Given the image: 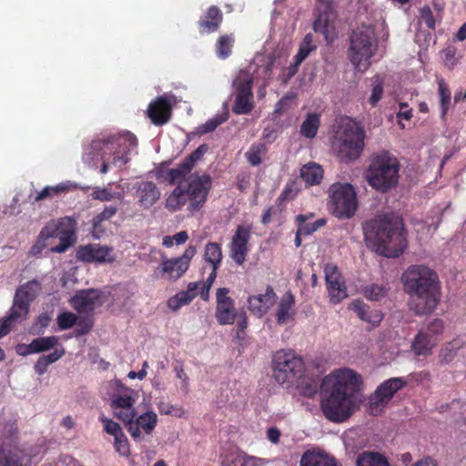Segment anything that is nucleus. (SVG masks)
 I'll use <instances>...</instances> for the list:
<instances>
[{
    "label": "nucleus",
    "mask_w": 466,
    "mask_h": 466,
    "mask_svg": "<svg viewBox=\"0 0 466 466\" xmlns=\"http://www.w3.org/2000/svg\"><path fill=\"white\" fill-rule=\"evenodd\" d=\"M192 169L193 168L185 160H183L176 168L167 170L169 183L172 185L180 183Z\"/></svg>",
    "instance_id": "8fccbe9b"
},
{
    "label": "nucleus",
    "mask_w": 466,
    "mask_h": 466,
    "mask_svg": "<svg viewBox=\"0 0 466 466\" xmlns=\"http://www.w3.org/2000/svg\"><path fill=\"white\" fill-rule=\"evenodd\" d=\"M196 254V247L190 245L181 256L173 258H163L158 268L160 277L169 281L177 280L188 269L190 261Z\"/></svg>",
    "instance_id": "f8f14e48"
},
{
    "label": "nucleus",
    "mask_w": 466,
    "mask_h": 466,
    "mask_svg": "<svg viewBox=\"0 0 466 466\" xmlns=\"http://www.w3.org/2000/svg\"><path fill=\"white\" fill-rule=\"evenodd\" d=\"M91 198L95 200H99L102 202L111 201L114 198V193L110 188H101L96 187L91 193Z\"/></svg>",
    "instance_id": "69168bd1"
},
{
    "label": "nucleus",
    "mask_w": 466,
    "mask_h": 466,
    "mask_svg": "<svg viewBox=\"0 0 466 466\" xmlns=\"http://www.w3.org/2000/svg\"><path fill=\"white\" fill-rule=\"evenodd\" d=\"M24 455L20 451H0V466H25Z\"/></svg>",
    "instance_id": "49530a36"
},
{
    "label": "nucleus",
    "mask_w": 466,
    "mask_h": 466,
    "mask_svg": "<svg viewBox=\"0 0 466 466\" xmlns=\"http://www.w3.org/2000/svg\"><path fill=\"white\" fill-rule=\"evenodd\" d=\"M204 259L210 263L214 269H218L222 261L220 245L215 242H208L205 247Z\"/></svg>",
    "instance_id": "a19ab883"
},
{
    "label": "nucleus",
    "mask_w": 466,
    "mask_h": 466,
    "mask_svg": "<svg viewBox=\"0 0 466 466\" xmlns=\"http://www.w3.org/2000/svg\"><path fill=\"white\" fill-rule=\"evenodd\" d=\"M253 76L246 71L240 70L233 82L236 88V99L232 111L236 115H246L252 111L253 104Z\"/></svg>",
    "instance_id": "9b49d317"
},
{
    "label": "nucleus",
    "mask_w": 466,
    "mask_h": 466,
    "mask_svg": "<svg viewBox=\"0 0 466 466\" xmlns=\"http://www.w3.org/2000/svg\"><path fill=\"white\" fill-rule=\"evenodd\" d=\"M300 177L308 186L318 185L323 177V169L316 163H309L301 167Z\"/></svg>",
    "instance_id": "72a5a7b5"
},
{
    "label": "nucleus",
    "mask_w": 466,
    "mask_h": 466,
    "mask_svg": "<svg viewBox=\"0 0 466 466\" xmlns=\"http://www.w3.org/2000/svg\"><path fill=\"white\" fill-rule=\"evenodd\" d=\"M76 258L87 263H112L115 261L113 248L100 244L80 246L76 251Z\"/></svg>",
    "instance_id": "a211bd4d"
},
{
    "label": "nucleus",
    "mask_w": 466,
    "mask_h": 466,
    "mask_svg": "<svg viewBox=\"0 0 466 466\" xmlns=\"http://www.w3.org/2000/svg\"><path fill=\"white\" fill-rule=\"evenodd\" d=\"M29 307L30 305L26 302H24L23 300L14 297V301L12 308L10 309L9 315L2 320L10 328H12L15 323L21 322L26 319L29 312Z\"/></svg>",
    "instance_id": "7c9ffc66"
},
{
    "label": "nucleus",
    "mask_w": 466,
    "mask_h": 466,
    "mask_svg": "<svg viewBox=\"0 0 466 466\" xmlns=\"http://www.w3.org/2000/svg\"><path fill=\"white\" fill-rule=\"evenodd\" d=\"M208 150L207 144L200 145L184 160L193 168L197 161H198Z\"/></svg>",
    "instance_id": "338daca9"
},
{
    "label": "nucleus",
    "mask_w": 466,
    "mask_h": 466,
    "mask_svg": "<svg viewBox=\"0 0 466 466\" xmlns=\"http://www.w3.org/2000/svg\"><path fill=\"white\" fill-rule=\"evenodd\" d=\"M438 93L440 96L441 118H444L445 116L447 115L449 105L451 102V91L448 86L443 81H441L439 83Z\"/></svg>",
    "instance_id": "6e6d98bb"
},
{
    "label": "nucleus",
    "mask_w": 466,
    "mask_h": 466,
    "mask_svg": "<svg viewBox=\"0 0 466 466\" xmlns=\"http://www.w3.org/2000/svg\"><path fill=\"white\" fill-rule=\"evenodd\" d=\"M377 47L378 40L372 26L363 25L353 30L350 36L348 56L355 69L367 70Z\"/></svg>",
    "instance_id": "0eeeda50"
},
{
    "label": "nucleus",
    "mask_w": 466,
    "mask_h": 466,
    "mask_svg": "<svg viewBox=\"0 0 466 466\" xmlns=\"http://www.w3.org/2000/svg\"><path fill=\"white\" fill-rule=\"evenodd\" d=\"M319 127V116L317 114H309L300 127V133L308 138L316 137Z\"/></svg>",
    "instance_id": "a18cd8bd"
},
{
    "label": "nucleus",
    "mask_w": 466,
    "mask_h": 466,
    "mask_svg": "<svg viewBox=\"0 0 466 466\" xmlns=\"http://www.w3.org/2000/svg\"><path fill=\"white\" fill-rule=\"evenodd\" d=\"M356 466H390L387 458L374 451H363L356 460Z\"/></svg>",
    "instance_id": "f704fd0d"
},
{
    "label": "nucleus",
    "mask_w": 466,
    "mask_h": 466,
    "mask_svg": "<svg viewBox=\"0 0 466 466\" xmlns=\"http://www.w3.org/2000/svg\"><path fill=\"white\" fill-rule=\"evenodd\" d=\"M371 93L368 98V103L370 106H377L384 94L383 79L380 76L376 75L371 79Z\"/></svg>",
    "instance_id": "de8ad7c7"
},
{
    "label": "nucleus",
    "mask_w": 466,
    "mask_h": 466,
    "mask_svg": "<svg viewBox=\"0 0 466 466\" xmlns=\"http://www.w3.org/2000/svg\"><path fill=\"white\" fill-rule=\"evenodd\" d=\"M100 420L104 425L105 431L107 434L113 435L114 438L124 433L117 422L105 417L104 415L100 416Z\"/></svg>",
    "instance_id": "e2e57ef3"
},
{
    "label": "nucleus",
    "mask_w": 466,
    "mask_h": 466,
    "mask_svg": "<svg viewBox=\"0 0 466 466\" xmlns=\"http://www.w3.org/2000/svg\"><path fill=\"white\" fill-rule=\"evenodd\" d=\"M364 294L367 299L378 301L387 295V289L383 285L372 284L365 288Z\"/></svg>",
    "instance_id": "13d9d810"
},
{
    "label": "nucleus",
    "mask_w": 466,
    "mask_h": 466,
    "mask_svg": "<svg viewBox=\"0 0 466 466\" xmlns=\"http://www.w3.org/2000/svg\"><path fill=\"white\" fill-rule=\"evenodd\" d=\"M210 187L211 178L208 175L191 177L187 188L185 189L189 200V210H197L204 205Z\"/></svg>",
    "instance_id": "dca6fc26"
},
{
    "label": "nucleus",
    "mask_w": 466,
    "mask_h": 466,
    "mask_svg": "<svg viewBox=\"0 0 466 466\" xmlns=\"http://www.w3.org/2000/svg\"><path fill=\"white\" fill-rule=\"evenodd\" d=\"M318 16L313 23V29L320 33L329 41L330 24L336 19L335 0H318Z\"/></svg>",
    "instance_id": "f3484780"
},
{
    "label": "nucleus",
    "mask_w": 466,
    "mask_h": 466,
    "mask_svg": "<svg viewBox=\"0 0 466 466\" xmlns=\"http://www.w3.org/2000/svg\"><path fill=\"white\" fill-rule=\"evenodd\" d=\"M76 221L70 217H64L56 221H51L45 226L41 233V238L46 241L50 238H59L63 233L69 230V226H72Z\"/></svg>",
    "instance_id": "c85d7f7f"
},
{
    "label": "nucleus",
    "mask_w": 466,
    "mask_h": 466,
    "mask_svg": "<svg viewBox=\"0 0 466 466\" xmlns=\"http://www.w3.org/2000/svg\"><path fill=\"white\" fill-rule=\"evenodd\" d=\"M188 199L185 189L178 185L167 198L165 207L170 211H177L182 208Z\"/></svg>",
    "instance_id": "e433bc0d"
},
{
    "label": "nucleus",
    "mask_w": 466,
    "mask_h": 466,
    "mask_svg": "<svg viewBox=\"0 0 466 466\" xmlns=\"http://www.w3.org/2000/svg\"><path fill=\"white\" fill-rule=\"evenodd\" d=\"M267 461L261 458H257L248 455H238L233 463L235 466H264L267 464Z\"/></svg>",
    "instance_id": "bf43d9fd"
},
{
    "label": "nucleus",
    "mask_w": 466,
    "mask_h": 466,
    "mask_svg": "<svg viewBox=\"0 0 466 466\" xmlns=\"http://www.w3.org/2000/svg\"><path fill=\"white\" fill-rule=\"evenodd\" d=\"M294 304L295 299L291 292H287L281 298L276 312V319L279 325L285 324L289 319H293L295 315Z\"/></svg>",
    "instance_id": "c756f323"
},
{
    "label": "nucleus",
    "mask_w": 466,
    "mask_h": 466,
    "mask_svg": "<svg viewBox=\"0 0 466 466\" xmlns=\"http://www.w3.org/2000/svg\"><path fill=\"white\" fill-rule=\"evenodd\" d=\"M332 214L338 218H352L358 208L357 194L350 183H334L329 189Z\"/></svg>",
    "instance_id": "6e6552de"
},
{
    "label": "nucleus",
    "mask_w": 466,
    "mask_h": 466,
    "mask_svg": "<svg viewBox=\"0 0 466 466\" xmlns=\"http://www.w3.org/2000/svg\"><path fill=\"white\" fill-rule=\"evenodd\" d=\"M362 228L367 244L386 258L400 257L407 247L403 224L393 215L375 216L366 220Z\"/></svg>",
    "instance_id": "f03ea898"
},
{
    "label": "nucleus",
    "mask_w": 466,
    "mask_h": 466,
    "mask_svg": "<svg viewBox=\"0 0 466 466\" xmlns=\"http://www.w3.org/2000/svg\"><path fill=\"white\" fill-rule=\"evenodd\" d=\"M406 385V380H385L380 384L369 400L370 411L378 415L393 395Z\"/></svg>",
    "instance_id": "4468645a"
},
{
    "label": "nucleus",
    "mask_w": 466,
    "mask_h": 466,
    "mask_svg": "<svg viewBox=\"0 0 466 466\" xmlns=\"http://www.w3.org/2000/svg\"><path fill=\"white\" fill-rule=\"evenodd\" d=\"M323 379H361L360 376L353 370L343 367L337 370H334L329 375L325 376Z\"/></svg>",
    "instance_id": "680f3d73"
},
{
    "label": "nucleus",
    "mask_w": 466,
    "mask_h": 466,
    "mask_svg": "<svg viewBox=\"0 0 466 466\" xmlns=\"http://www.w3.org/2000/svg\"><path fill=\"white\" fill-rule=\"evenodd\" d=\"M137 146V138L131 133L94 139L85 147L83 160L94 167H97L101 162L100 172L106 174L110 165L118 167L125 166L129 160L131 149Z\"/></svg>",
    "instance_id": "20e7f679"
},
{
    "label": "nucleus",
    "mask_w": 466,
    "mask_h": 466,
    "mask_svg": "<svg viewBox=\"0 0 466 466\" xmlns=\"http://www.w3.org/2000/svg\"><path fill=\"white\" fill-rule=\"evenodd\" d=\"M58 343V338L56 336L41 337L32 340L27 346L28 353H38L54 348Z\"/></svg>",
    "instance_id": "79ce46f5"
},
{
    "label": "nucleus",
    "mask_w": 466,
    "mask_h": 466,
    "mask_svg": "<svg viewBox=\"0 0 466 466\" xmlns=\"http://www.w3.org/2000/svg\"><path fill=\"white\" fill-rule=\"evenodd\" d=\"M350 307L361 320L370 324L373 328L379 326L383 319V314L380 309H370L361 300H354Z\"/></svg>",
    "instance_id": "bb28decb"
},
{
    "label": "nucleus",
    "mask_w": 466,
    "mask_h": 466,
    "mask_svg": "<svg viewBox=\"0 0 466 466\" xmlns=\"http://www.w3.org/2000/svg\"><path fill=\"white\" fill-rule=\"evenodd\" d=\"M135 197L138 204L145 209L157 203L161 196L160 190L153 181L142 180L135 186Z\"/></svg>",
    "instance_id": "5701e85b"
},
{
    "label": "nucleus",
    "mask_w": 466,
    "mask_h": 466,
    "mask_svg": "<svg viewBox=\"0 0 466 466\" xmlns=\"http://www.w3.org/2000/svg\"><path fill=\"white\" fill-rule=\"evenodd\" d=\"M111 387L114 391L111 394V408H132L137 399V392L130 388L125 387L121 380H111Z\"/></svg>",
    "instance_id": "4be33fe9"
},
{
    "label": "nucleus",
    "mask_w": 466,
    "mask_h": 466,
    "mask_svg": "<svg viewBox=\"0 0 466 466\" xmlns=\"http://www.w3.org/2000/svg\"><path fill=\"white\" fill-rule=\"evenodd\" d=\"M404 291L410 295V307L416 315L431 314L440 301L437 274L422 265L410 266L402 274Z\"/></svg>",
    "instance_id": "7ed1b4c3"
},
{
    "label": "nucleus",
    "mask_w": 466,
    "mask_h": 466,
    "mask_svg": "<svg viewBox=\"0 0 466 466\" xmlns=\"http://www.w3.org/2000/svg\"><path fill=\"white\" fill-rule=\"evenodd\" d=\"M300 466H339L335 459L323 452L306 451L300 459Z\"/></svg>",
    "instance_id": "2f4dec72"
},
{
    "label": "nucleus",
    "mask_w": 466,
    "mask_h": 466,
    "mask_svg": "<svg viewBox=\"0 0 466 466\" xmlns=\"http://www.w3.org/2000/svg\"><path fill=\"white\" fill-rule=\"evenodd\" d=\"M72 187H76L73 186L70 182L60 183L55 187H46L40 192L37 193L35 198V201H40L46 199L47 198H52L54 196H58L62 193L69 191Z\"/></svg>",
    "instance_id": "37998d69"
},
{
    "label": "nucleus",
    "mask_w": 466,
    "mask_h": 466,
    "mask_svg": "<svg viewBox=\"0 0 466 466\" xmlns=\"http://www.w3.org/2000/svg\"><path fill=\"white\" fill-rule=\"evenodd\" d=\"M157 415L153 410H147L139 416H136L133 423L128 427V432L136 441L143 440V433L150 435L157 426Z\"/></svg>",
    "instance_id": "412c9836"
},
{
    "label": "nucleus",
    "mask_w": 466,
    "mask_h": 466,
    "mask_svg": "<svg viewBox=\"0 0 466 466\" xmlns=\"http://www.w3.org/2000/svg\"><path fill=\"white\" fill-rule=\"evenodd\" d=\"M171 112L172 107L167 98L159 96L150 102L147 108V116L154 125L163 126L169 121Z\"/></svg>",
    "instance_id": "b1692460"
},
{
    "label": "nucleus",
    "mask_w": 466,
    "mask_h": 466,
    "mask_svg": "<svg viewBox=\"0 0 466 466\" xmlns=\"http://www.w3.org/2000/svg\"><path fill=\"white\" fill-rule=\"evenodd\" d=\"M457 47L453 45H449L441 52V59L445 67L451 70L457 65L459 58L456 56Z\"/></svg>",
    "instance_id": "5fc2aeb1"
},
{
    "label": "nucleus",
    "mask_w": 466,
    "mask_h": 466,
    "mask_svg": "<svg viewBox=\"0 0 466 466\" xmlns=\"http://www.w3.org/2000/svg\"><path fill=\"white\" fill-rule=\"evenodd\" d=\"M297 382L296 388L299 394L304 397L314 396L319 389L321 391V384H319V380H295Z\"/></svg>",
    "instance_id": "864d4df0"
},
{
    "label": "nucleus",
    "mask_w": 466,
    "mask_h": 466,
    "mask_svg": "<svg viewBox=\"0 0 466 466\" xmlns=\"http://www.w3.org/2000/svg\"><path fill=\"white\" fill-rule=\"evenodd\" d=\"M235 44L233 34L221 35L216 43V54L220 59L228 58Z\"/></svg>",
    "instance_id": "58836bf2"
},
{
    "label": "nucleus",
    "mask_w": 466,
    "mask_h": 466,
    "mask_svg": "<svg viewBox=\"0 0 466 466\" xmlns=\"http://www.w3.org/2000/svg\"><path fill=\"white\" fill-rule=\"evenodd\" d=\"M267 151V147L263 143L252 144L245 156L248 164L252 167H258L262 163L261 156Z\"/></svg>",
    "instance_id": "09e8293b"
},
{
    "label": "nucleus",
    "mask_w": 466,
    "mask_h": 466,
    "mask_svg": "<svg viewBox=\"0 0 466 466\" xmlns=\"http://www.w3.org/2000/svg\"><path fill=\"white\" fill-rule=\"evenodd\" d=\"M228 113L216 115L214 117L208 119L205 124L200 125L197 128V133L199 136L213 132L218 126L228 120Z\"/></svg>",
    "instance_id": "3c124183"
},
{
    "label": "nucleus",
    "mask_w": 466,
    "mask_h": 466,
    "mask_svg": "<svg viewBox=\"0 0 466 466\" xmlns=\"http://www.w3.org/2000/svg\"><path fill=\"white\" fill-rule=\"evenodd\" d=\"M100 298L101 292L97 289H81L70 298L69 304L79 314L90 313L100 304Z\"/></svg>",
    "instance_id": "aec40b11"
},
{
    "label": "nucleus",
    "mask_w": 466,
    "mask_h": 466,
    "mask_svg": "<svg viewBox=\"0 0 466 466\" xmlns=\"http://www.w3.org/2000/svg\"><path fill=\"white\" fill-rule=\"evenodd\" d=\"M366 133L364 128L353 121H341L334 132L332 148L341 161L349 163L358 159L363 152Z\"/></svg>",
    "instance_id": "423d86ee"
},
{
    "label": "nucleus",
    "mask_w": 466,
    "mask_h": 466,
    "mask_svg": "<svg viewBox=\"0 0 466 466\" xmlns=\"http://www.w3.org/2000/svg\"><path fill=\"white\" fill-rule=\"evenodd\" d=\"M275 379H303L306 364L293 350H279L272 360Z\"/></svg>",
    "instance_id": "1a4fd4ad"
},
{
    "label": "nucleus",
    "mask_w": 466,
    "mask_h": 466,
    "mask_svg": "<svg viewBox=\"0 0 466 466\" xmlns=\"http://www.w3.org/2000/svg\"><path fill=\"white\" fill-rule=\"evenodd\" d=\"M40 289L41 284L37 280L33 279L17 288L15 297L30 305L35 299Z\"/></svg>",
    "instance_id": "473e14b6"
},
{
    "label": "nucleus",
    "mask_w": 466,
    "mask_h": 466,
    "mask_svg": "<svg viewBox=\"0 0 466 466\" xmlns=\"http://www.w3.org/2000/svg\"><path fill=\"white\" fill-rule=\"evenodd\" d=\"M251 237L250 227L238 225L230 242V256L238 264L242 265L248 252V244Z\"/></svg>",
    "instance_id": "6ab92c4d"
},
{
    "label": "nucleus",
    "mask_w": 466,
    "mask_h": 466,
    "mask_svg": "<svg viewBox=\"0 0 466 466\" xmlns=\"http://www.w3.org/2000/svg\"><path fill=\"white\" fill-rule=\"evenodd\" d=\"M327 289L332 303L337 304L348 297L347 287L343 278L327 285Z\"/></svg>",
    "instance_id": "c03bdc74"
},
{
    "label": "nucleus",
    "mask_w": 466,
    "mask_h": 466,
    "mask_svg": "<svg viewBox=\"0 0 466 466\" xmlns=\"http://www.w3.org/2000/svg\"><path fill=\"white\" fill-rule=\"evenodd\" d=\"M317 49V46L313 43V35L311 33L307 34L302 42L299 45V48L295 57H297V63H302L310 52Z\"/></svg>",
    "instance_id": "603ef678"
},
{
    "label": "nucleus",
    "mask_w": 466,
    "mask_h": 466,
    "mask_svg": "<svg viewBox=\"0 0 466 466\" xmlns=\"http://www.w3.org/2000/svg\"><path fill=\"white\" fill-rule=\"evenodd\" d=\"M298 230L304 236H309L317 231L319 228L326 224V219L319 218L314 222H309L308 215L299 214L296 218Z\"/></svg>",
    "instance_id": "4c0bfd02"
},
{
    "label": "nucleus",
    "mask_w": 466,
    "mask_h": 466,
    "mask_svg": "<svg viewBox=\"0 0 466 466\" xmlns=\"http://www.w3.org/2000/svg\"><path fill=\"white\" fill-rule=\"evenodd\" d=\"M218 269L212 268V271L205 282H190L186 290L177 292L167 300V307L173 310H178L182 306L188 305L198 295L199 289L200 298L208 301L209 299V290L217 278Z\"/></svg>",
    "instance_id": "9d476101"
},
{
    "label": "nucleus",
    "mask_w": 466,
    "mask_h": 466,
    "mask_svg": "<svg viewBox=\"0 0 466 466\" xmlns=\"http://www.w3.org/2000/svg\"><path fill=\"white\" fill-rule=\"evenodd\" d=\"M406 385V380H385L380 384L369 400L370 411L378 415L393 395Z\"/></svg>",
    "instance_id": "2eb2a0df"
},
{
    "label": "nucleus",
    "mask_w": 466,
    "mask_h": 466,
    "mask_svg": "<svg viewBox=\"0 0 466 466\" xmlns=\"http://www.w3.org/2000/svg\"><path fill=\"white\" fill-rule=\"evenodd\" d=\"M223 13L217 5L209 6L198 21L199 33L211 34L217 32L223 22Z\"/></svg>",
    "instance_id": "a878e982"
},
{
    "label": "nucleus",
    "mask_w": 466,
    "mask_h": 466,
    "mask_svg": "<svg viewBox=\"0 0 466 466\" xmlns=\"http://www.w3.org/2000/svg\"><path fill=\"white\" fill-rule=\"evenodd\" d=\"M327 285L339 280L342 278L338 267L334 264H327L324 268Z\"/></svg>",
    "instance_id": "774afa93"
},
{
    "label": "nucleus",
    "mask_w": 466,
    "mask_h": 466,
    "mask_svg": "<svg viewBox=\"0 0 466 466\" xmlns=\"http://www.w3.org/2000/svg\"><path fill=\"white\" fill-rule=\"evenodd\" d=\"M322 380L320 410L323 416L334 423L348 420L364 400L362 380Z\"/></svg>",
    "instance_id": "f257e3e1"
},
{
    "label": "nucleus",
    "mask_w": 466,
    "mask_h": 466,
    "mask_svg": "<svg viewBox=\"0 0 466 466\" xmlns=\"http://www.w3.org/2000/svg\"><path fill=\"white\" fill-rule=\"evenodd\" d=\"M118 409V410H115L114 416L118 420H122L127 430L128 431V427L130 426L131 423H133V420L136 418V411L133 407Z\"/></svg>",
    "instance_id": "052dcab7"
},
{
    "label": "nucleus",
    "mask_w": 466,
    "mask_h": 466,
    "mask_svg": "<svg viewBox=\"0 0 466 466\" xmlns=\"http://www.w3.org/2000/svg\"><path fill=\"white\" fill-rule=\"evenodd\" d=\"M228 288H218L216 291L215 318L220 325H232L238 318L234 299L229 297Z\"/></svg>",
    "instance_id": "ddd939ff"
},
{
    "label": "nucleus",
    "mask_w": 466,
    "mask_h": 466,
    "mask_svg": "<svg viewBox=\"0 0 466 466\" xmlns=\"http://www.w3.org/2000/svg\"><path fill=\"white\" fill-rule=\"evenodd\" d=\"M400 169L398 158L390 151L380 150L370 157L365 177L372 188L386 193L397 186Z\"/></svg>",
    "instance_id": "39448f33"
},
{
    "label": "nucleus",
    "mask_w": 466,
    "mask_h": 466,
    "mask_svg": "<svg viewBox=\"0 0 466 466\" xmlns=\"http://www.w3.org/2000/svg\"><path fill=\"white\" fill-rule=\"evenodd\" d=\"M436 338L428 331L420 330L411 342V350L415 356L427 357L436 346Z\"/></svg>",
    "instance_id": "cd10ccee"
},
{
    "label": "nucleus",
    "mask_w": 466,
    "mask_h": 466,
    "mask_svg": "<svg viewBox=\"0 0 466 466\" xmlns=\"http://www.w3.org/2000/svg\"><path fill=\"white\" fill-rule=\"evenodd\" d=\"M276 293L271 286H268L264 294L249 296L248 307L250 312L262 317L275 303Z\"/></svg>",
    "instance_id": "393cba45"
},
{
    "label": "nucleus",
    "mask_w": 466,
    "mask_h": 466,
    "mask_svg": "<svg viewBox=\"0 0 466 466\" xmlns=\"http://www.w3.org/2000/svg\"><path fill=\"white\" fill-rule=\"evenodd\" d=\"M76 222L69 226V230L61 235V238H58L59 244L56 246H52L50 248V251L53 253H64L70 247H72L76 242Z\"/></svg>",
    "instance_id": "ea45409f"
},
{
    "label": "nucleus",
    "mask_w": 466,
    "mask_h": 466,
    "mask_svg": "<svg viewBox=\"0 0 466 466\" xmlns=\"http://www.w3.org/2000/svg\"><path fill=\"white\" fill-rule=\"evenodd\" d=\"M76 336H84L90 332L93 328V320L89 318H78L76 323Z\"/></svg>",
    "instance_id": "0e129e2a"
},
{
    "label": "nucleus",
    "mask_w": 466,
    "mask_h": 466,
    "mask_svg": "<svg viewBox=\"0 0 466 466\" xmlns=\"http://www.w3.org/2000/svg\"><path fill=\"white\" fill-rule=\"evenodd\" d=\"M117 212V208L115 206H106L98 214H96L92 219L93 235L98 238L99 234L104 232L102 223L112 218Z\"/></svg>",
    "instance_id": "c9c22d12"
},
{
    "label": "nucleus",
    "mask_w": 466,
    "mask_h": 466,
    "mask_svg": "<svg viewBox=\"0 0 466 466\" xmlns=\"http://www.w3.org/2000/svg\"><path fill=\"white\" fill-rule=\"evenodd\" d=\"M77 320V316L69 311H63L57 315L56 322L60 330L73 328Z\"/></svg>",
    "instance_id": "4d7b16f0"
}]
</instances>
